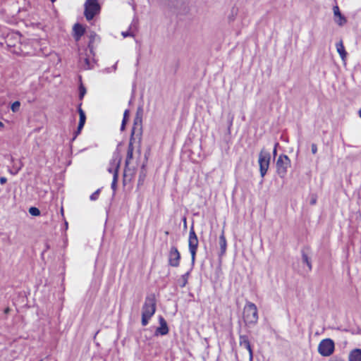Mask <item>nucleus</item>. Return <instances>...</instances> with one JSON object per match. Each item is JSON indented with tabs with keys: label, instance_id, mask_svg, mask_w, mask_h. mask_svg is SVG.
<instances>
[{
	"label": "nucleus",
	"instance_id": "e433bc0d",
	"mask_svg": "<svg viewBox=\"0 0 361 361\" xmlns=\"http://www.w3.org/2000/svg\"><path fill=\"white\" fill-rule=\"evenodd\" d=\"M188 11H189V7H188V4H185V5L184 6V8H183V11H180L179 13H180V14H186V13H188Z\"/></svg>",
	"mask_w": 361,
	"mask_h": 361
},
{
	"label": "nucleus",
	"instance_id": "9b49d317",
	"mask_svg": "<svg viewBox=\"0 0 361 361\" xmlns=\"http://www.w3.org/2000/svg\"><path fill=\"white\" fill-rule=\"evenodd\" d=\"M219 244L220 247V252L219 254V257L221 258L225 255L227 247V242L224 230L221 231V234L219 236Z\"/></svg>",
	"mask_w": 361,
	"mask_h": 361
},
{
	"label": "nucleus",
	"instance_id": "a19ab883",
	"mask_svg": "<svg viewBox=\"0 0 361 361\" xmlns=\"http://www.w3.org/2000/svg\"><path fill=\"white\" fill-rule=\"evenodd\" d=\"M279 145V143L278 142H276L275 145H274V150H273V155L275 157L277 154V147Z\"/></svg>",
	"mask_w": 361,
	"mask_h": 361
},
{
	"label": "nucleus",
	"instance_id": "4468645a",
	"mask_svg": "<svg viewBox=\"0 0 361 361\" xmlns=\"http://www.w3.org/2000/svg\"><path fill=\"white\" fill-rule=\"evenodd\" d=\"M94 60L90 61L89 56H80L79 63L81 67L85 70L92 69L93 68Z\"/></svg>",
	"mask_w": 361,
	"mask_h": 361
},
{
	"label": "nucleus",
	"instance_id": "4be33fe9",
	"mask_svg": "<svg viewBox=\"0 0 361 361\" xmlns=\"http://www.w3.org/2000/svg\"><path fill=\"white\" fill-rule=\"evenodd\" d=\"M81 106H82V103H80L78 106V112L79 114V117H80L78 123L85 126V123L86 121V115H85V111L82 109Z\"/></svg>",
	"mask_w": 361,
	"mask_h": 361
},
{
	"label": "nucleus",
	"instance_id": "79ce46f5",
	"mask_svg": "<svg viewBox=\"0 0 361 361\" xmlns=\"http://www.w3.org/2000/svg\"><path fill=\"white\" fill-rule=\"evenodd\" d=\"M7 182V178L6 177H1L0 178V183L1 185L5 184Z\"/></svg>",
	"mask_w": 361,
	"mask_h": 361
},
{
	"label": "nucleus",
	"instance_id": "aec40b11",
	"mask_svg": "<svg viewBox=\"0 0 361 361\" xmlns=\"http://www.w3.org/2000/svg\"><path fill=\"white\" fill-rule=\"evenodd\" d=\"M334 16H338L339 17V20L337 21V23L339 25H343V24H345L346 23V19L345 18L341 13L340 11H339V8L337 6H334Z\"/></svg>",
	"mask_w": 361,
	"mask_h": 361
},
{
	"label": "nucleus",
	"instance_id": "393cba45",
	"mask_svg": "<svg viewBox=\"0 0 361 361\" xmlns=\"http://www.w3.org/2000/svg\"><path fill=\"white\" fill-rule=\"evenodd\" d=\"M118 178V174H117V171H116L114 173L113 180H112V183L111 185V188L112 190L114 191V192H115V191L117 188Z\"/></svg>",
	"mask_w": 361,
	"mask_h": 361
},
{
	"label": "nucleus",
	"instance_id": "f3484780",
	"mask_svg": "<svg viewBox=\"0 0 361 361\" xmlns=\"http://www.w3.org/2000/svg\"><path fill=\"white\" fill-rule=\"evenodd\" d=\"M348 361H361V349L351 350L348 355Z\"/></svg>",
	"mask_w": 361,
	"mask_h": 361
},
{
	"label": "nucleus",
	"instance_id": "37998d69",
	"mask_svg": "<svg viewBox=\"0 0 361 361\" xmlns=\"http://www.w3.org/2000/svg\"><path fill=\"white\" fill-rule=\"evenodd\" d=\"M122 35L126 37H128V36H133L132 33L130 32H122Z\"/></svg>",
	"mask_w": 361,
	"mask_h": 361
},
{
	"label": "nucleus",
	"instance_id": "49530a36",
	"mask_svg": "<svg viewBox=\"0 0 361 361\" xmlns=\"http://www.w3.org/2000/svg\"><path fill=\"white\" fill-rule=\"evenodd\" d=\"M9 311H10V309H9L8 307H7L6 309H5L4 312H5L6 314H7V313H8V312H9Z\"/></svg>",
	"mask_w": 361,
	"mask_h": 361
},
{
	"label": "nucleus",
	"instance_id": "ddd939ff",
	"mask_svg": "<svg viewBox=\"0 0 361 361\" xmlns=\"http://www.w3.org/2000/svg\"><path fill=\"white\" fill-rule=\"evenodd\" d=\"M73 37L76 41L80 40L81 37L85 34V28L80 23H75L73 28Z\"/></svg>",
	"mask_w": 361,
	"mask_h": 361
},
{
	"label": "nucleus",
	"instance_id": "f03ea898",
	"mask_svg": "<svg viewBox=\"0 0 361 361\" xmlns=\"http://www.w3.org/2000/svg\"><path fill=\"white\" fill-rule=\"evenodd\" d=\"M84 16L87 20H92L101 11L98 0H86L84 4Z\"/></svg>",
	"mask_w": 361,
	"mask_h": 361
},
{
	"label": "nucleus",
	"instance_id": "f8f14e48",
	"mask_svg": "<svg viewBox=\"0 0 361 361\" xmlns=\"http://www.w3.org/2000/svg\"><path fill=\"white\" fill-rule=\"evenodd\" d=\"M121 157L118 152H114L112 157L111 160L110 161V166L114 167V173L117 171V174H118V170L120 168Z\"/></svg>",
	"mask_w": 361,
	"mask_h": 361
},
{
	"label": "nucleus",
	"instance_id": "864d4df0",
	"mask_svg": "<svg viewBox=\"0 0 361 361\" xmlns=\"http://www.w3.org/2000/svg\"><path fill=\"white\" fill-rule=\"evenodd\" d=\"M165 234L166 235H169V232L168 231H165Z\"/></svg>",
	"mask_w": 361,
	"mask_h": 361
},
{
	"label": "nucleus",
	"instance_id": "a18cd8bd",
	"mask_svg": "<svg viewBox=\"0 0 361 361\" xmlns=\"http://www.w3.org/2000/svg\"><path fill=\"white\" fill-rule=\"evenodd\" d=\"M114 167H111V166H109L108 168V171L111 173H113L114 174Z\"/></svg>",
	"mask_w": 361,
	"mask_h": 361
},
{
	"label": "nucleus",
	"instance_id": "0eeeda50",
	"mask_svg": "<svg viewBox=\"0 0 361 361\" xmlns=\"http://www.w3.org/2000/svg\"><path fill=\"white\" fill-rule=\"evenodd\" d=\"M335 349V344L332 339H323L318 345L319 353L324 357H329L333 354Z\"/></svg>",
	"mask_w": 361,
	"mask_h": 361
},
{
	"label": "nucleus",
	"instance_id": "423d86ee",
	"mask_svg": "<svg viewBox=\"0 0 361 361\" xmlns=\"http://www.w3.org/2000/svg\"><path fill=\"white\" fill-rule=\"evenodd\" d=\"M198 238L194 230L193 224L191 226L189 232L188 247L191 255V263L193 265L195 261V256L198 247Z\"/></svg>",
	"mask_w": 361,
	"mask_h": 361
},
{
	"label": "nucleus",
	"instance_id": "5701e85b",
	"mask_svg": "<svg viewBox=\"0 0 361 361\" xmlns=\"http://www.w3.org/2000/svg\"><path fill=\"white\" fill-rule=\"evenodd\" d=\"M135 135L139 136V138L140 139L141 135L137 134V130H135V129H132L130 141H129V144H128V150H131L132 152H133V150H134L133 141L135 140V138H134Z\"/></svg>",
	"mask_w": 361,
	"mask_h": 361
},
{
	"label": "nucleus",
	"instance_id": "8fccbe9b",
	"mask_svg": "<svg viewBox=\"0 0 361 361\" xmlns=\"http://www.w3.org/2000/svg\"><path fill=\"white\" fill-rule=\"evenodd\" d=\"M359 116L361 118V109L359 110Z\"/></svg>",
	"mask_w": 361,
	"mask_h": 361
},
{
	"label": "nucleus",
	"instance_id": "2f4dec72",
	"mask_svg": "<svg viewBox=\"0 0 361 361\" xmlns=\"http://www.w3.org/2000/svg\"><path fill=\"white\" fill-rule=\"evenodd\" d=\"M317 197L315 194H312L310 196V204L311 205H314L317 203Z\"/></svg>",
	"mask_w": 361,
	"mask_h": 361
},
{
	"label": "nucleus",
	"instance_id": "20e7f679",
	"mask_svg": "<svg viewBox=\"0 0 361 361\" xmlns=\"http://www.w3.org/2000/svg\"><path fill=\"white\" fill-rule=\"evenodd\" d=\"M271 160L270 152L264 148L262 149L259 154L258 163L259 166V173L263 178L267 173Z\"/></svg>",
	"mask_w": 361,
	"mask_h": 361
},
{
	"label": "nucleus",
	"instance_id": "dca6fc26",
	"mask_svg": "<svg viewBox=\"0 0 361 361\" xmlns=\"http://www.w3.org/2000/svg\"><path fill=\"white\" fill-rule=\"evenodd\" d=\"M308 250L309 247L303 248L301 250V255H302V263L306 264L308 267L309 271H311L312 269V262L310 257H308L307 253L305 250Z\"/></svg>",
	"mask_w": 361,
	"mask_h": 361
},
{
	"label": "nucleus",
	"instance_id": "9d476101",
	"mask_svg": "<svg viewBox=\"0 0 361 361\" xmlns=\"http://www.w3.org/2000/svg\"><path fill=\"white\" fill-rule=\"evenodd\" d=\"M239 344L241 347H244L249 352L250 361L253 360V351L249 341L248 336L246 335H240L239 336Z\"/></svg>",
	"mask_w": 361,
	"mask_h": 361
},
{
	"label": "nucleus",
	"instance_id": "ea45409f",
	"mask_svg": "<svg viewBox=\"0 0 361 361\" xmlns=\"http://www.w3.org/2000/svg\"><path fill=\"white\" fill-rule=\"evenodd\" d=\"M20 167H18V168L15 169V170H10L9 171H10V173H11V174H13V175H16V174H17V173H18V171H20Z\"/></svg>",
	"mask_w": 361,
	"mask_h": 361
},
{
	"label": "nucleus",
	"instance_id": "4c0bfd02",
	"mask_svg": "<svg viewBox=\"0 0 361 361\" xmlns=\"http://www.w3.org/2000/svg\"><path fill=\"white\" fill-rule=\"evenodd\" d=\"M329 361H345V360L342 357L335 356V357H333L332 358H331L329 360Z\"/></svg>",
	"mask_w": 361,
	"mask_h": 361
},
{
	"label": "nucleus",
	"instance_id": "1a4fd4ad",
	"mask_svg": "<svg viewBox=\"0 0 361 361\" xmlns=\"http://www.w3.org/2000/svg\"><path fill=\"white\" fill-rule=\"evenodd\" d=\"M142 116H143V108L142 106H140L137 109L136 115L134 118L133 126L132 129H135V130H137V134H142Z\"/></svg>",
	"mask_w": 361,
	"mask_h": 361
},
{
	"label": "nucleus",
	"instance_id": "603ef678",
	"mask_svg": "<svg viewBox=\"0 0 361 361\" xmlns=\"http://www.w3.org/2000/svg\"><path fill=\"white\" fill-rule=\"evenodd\" d=\"M65 226H66V228L68 227V222L67 221H65Z\"/></svg>",
	"mask_w": 361,
	"mask_h": 361
},
{
	"label": "nucleus",
	"instance_id": "7ed1b4c3",
	"mask_svg": "<svg viewBox=\"0 0 361 361\" xmlns=\"http://www.w3.org/2000/svg\"><path fill=\"white\" fill-rule=\"evenodd\" d=\"M290 159L286 154H280L276 163V173L281 178H284L288 169L290 166Z\"/></svg>",
	"mask_w": 361,
	"mask_h": 361
},
{
	"label": "nucleus",
	"instance_id": "5fc2aeb1",
	"mask_svg": "<svg viewBox=\"0 0 361 361\" xmlns=\"http://www.w3.org/2000/svg\"><path fill=\"white\" fill-rule=\"evenodd\" d=\"M56 0H51V2H54Z\"/></svg>",
	"mask_w": 361,
	"mask_h": 361
},
{
	"label": "nucleus",
	"instance_id": "412c9836",
	"mask_svg": "<svg viewBox=\"0 0 361 361\" xmlns=\"http://www.w3.org/2000/svg\"><path fill=\"white\" fill-rule=\"evenodd\" d=\"M169 333V327L167 324H161L159 327L157 328L154 335L155 336H165Z\"/></svg>",
	"mask_w": 361,
	"mask_h": 361
},
{
	"label": "nucleus",
	"instance_id": "72a5a7b5",
	"mask_svg": "<svg viewBox=\"0 0 361 361\" xmlns=\"http://www.w3.org/2000/svg\"><path fill=\"white\" fill-rule=\"evenodd\" d=\"M144 168H145V165L143 164L142 166V170H141L140 173L139 182L142 181L144 178L145 177V171H144Z\"/></svg>",
	"mask_w": 361,
	"mask_h": 361
},
{
	"label": "nucleus",
	"instance_id": "f704fd0d",
	"mask_svg": "<svg viewBox=\"0 0 361 361\" xmlns=\"http://www.w3.org/2000/svg\"><path fill=\"white\" fill-rule=\"evenodd\" d=\"M129 112L130 111L128 109L125 110L122 121H126V122L128 121V116H129Z\"/></svg>",
	"mask_w": 361,
	"mask_h": 361
},
{
	"label": "nucleus",
	"instance_id": "39448f33",
	"mask_svg": "<svg viewBox=\"0 0 361 361\" xmlns=\"http://www.w3.org/2000/svg\"><path fill=\"white\" fill-rule=\"evenodd\" d=\"M156 305L155 295L154 293L147 295L142 307V314L152 317L156 312Z\"/></svg>",
	"mask_w": 361,
	"mask_h": 361
},
{
	"label": "nucleus",
	"instance_id": "3c124183",
	"mask_svg": "<svg viewBox=\"0 0 361 361\" xmlns=\"http://www.w3.org/2000/svg\"><path fill=\"white\" fill-rule=\"evenodd\" d=\"M184 224H185V226H186V219L184 218Z\"/></svg>",
	"mask_w": 361,
	"mask_h": 361
},
{
	"label": "nucleus",
	"instance_id": "c756f323",
	"mask_svg": "<svg viewBox=\"0 0 361 361\" xmlns=\"http://www.w3.org/2000/svg\"><path fill=\"white\" fill-rule=\"evenodd\" d=\"M150 319H151L150 317L147 316V315H144V314H142V321H141L142 325L144 326H147L148 324L149 321Z\"/></svg>",
	"mask_w": 361,
	"mask_h": 361
},
{
	"label": "nucleus",
	"instance_id": "b1692460",
	"mask_svg": "<svg viewBox=\"0 0 361 361\" xmlns=\"http://www.w3.org/2000/svg\"><path fill=\"white\" fill-rule=\"evenodd\" d=\"M189 275H190V271H188L181 276L180 281H179V286L181 288L185 287L186 286V284L188 283Z\"/></svg>",
	"mask_w": 361,
	"mask_h": 361
},
{
	"label": "nucleus",
	"instance_id": "bb28decb",
	"mask_svg": "<svg viewBox=\"0 0 361 361\" xmlns=\"http://www.w3.org/2000/svg\"><path fill=\"white\" fill-rule=\"evenodd\" d=\"M83 127H84V125H81V124L78 123L76 130L74 131V135H73V138L71 139V141H74L76 139V137L80 134Z\"/></svg>",
	"mask_w": 361,
	"mask_h": 361
},
{
	"label": "nucleus",
	"instance_id": "2eb2a0df",
	"mask_svg": "<svg viewBox=\"0 0 361 361\" xmlns=\"http://www.w3.org/2000/svg\"><path fill=\"white\" fill-rule=\"evenodd\" d=\"M133 152H132L131 150L127 151V156H126V159L125 161V169H124V173H123V176L125 177L128 176V172H130L131 176L134 173V172L133 171L131 172V170L128 168L129 161L131 159H133Z\"/></svg>",
	"mask_w": 361,
	"mask_h": 361
},
{
	"label": "nucleus",
	"instance_id": "6e6552de",
	"mask_svg": "<svg viewBox=\"0 0 361 361\" xmlns=\"http://www.w3.org/2000/svg\"><path fill=\"white\" fill-rule=\"evenodd\" d=\"M180 254L176 246H171L168 254V263L172 267H178L180 265Z\"/></svg>",
	"mask_w": 361,
	"mask_h": 361
},
{
	"label": "nucleus",
	"instance_id": "c9c22d12",
	"mask_svg": "<svg viewBox=\"0 0 361 361\" xmlns=\"http://www.w3.org/2000/svg\"><path fill=\"white\" fill-rule=\"evenodd\" d=\"M311 151L312 154H315L317 152V146L316 144L313 143L311 145Z\"/></svg>",
	"mask_w": 361,
	"mask_h": 361
},
{
	"label": "nucleus",
	"instance_id": "a878e982",
	"mask_svg": "<svg viewBox=\"0 0 361 361\" xmlns=\"http://www.w3.org/2000/svg\"><path fill=\"white\" fill-rule=\"evenodd\" d=\"M86 92L87 91H86L85 87L81 82L80 86H79V95H78V97H79L80 100H82L83 99L84 96L86 94Z\"/></svg>",
	"mask_w": 361,
	"mask_h": 361
},
{
	"label": "nucleus",
	"instance_id": "6ab92c4d",
	"mask_svg": "<svg viewBox=\"0 0 361 361\" xmlns=\"http://www.w3.org/2000/svg\"><path fill=\"white\" fill-rule=\"evenodd\" d=\"M336 47L337 51L339 54L341 58L343 60H344L346 58V56H347V52H346V51L345 49V47L343 46V41L341 40L338 42H337L336 44Z\"/></svg>",
	"mask_w": 361,
	"mask_h": 361
},
{
	"label": "nucleus",
	"instance_id": "f257e3e1",
	"mask_svg": "<svg viewBox=\"0 0 361 361\" xmlns=\"http://www.w3.org/2000/svg\"><path fill=\"white\" fill-rule=\"evenodd\" d=\"M244 321L247 325L257 324L258 312L257 306L251 302H247L244 307Z\"/></svg>",
	"mask_w": 361,
	"mask_h": 361
},
{
	"label": "nucleus",
	"instance_id": "09e8293b",
	"mask_svg": "<svg viewBox=\"0 0 361 361\" xmlns=\"http://www.w3.org/2000/svg\"><path fill=\"white\" fill-rule=\"evenodd\" d=\"M61 214L62 216H63V207L61 208Z\"/></svg>",
	"mask_w": 361,
	"mask_h": 361
},
{
	"label": "nucleus",
	"instance_id": "de8ad7c7",
	"mask_svg": "<svg viewBox=\"0 0 361 361\" xmlns=\"http://www.w3.org/2000/svg\"><path fill=\"white\" fill-rule=\"evenodd\" d=\"M4 123L0 121V128H4Z\"/></svg>",
	"mask_w": 361,
	"mask_h": 361
},
{
	"label": "nucleus",
	"instance_id": "58836bf2",
	"mask_svg": "<svg viewBox=\"0 0 361 361\" xmlns=\"http://www.w3.org/2000/svg\"><path fill=\"white\" fill-rule=\"evenodd\" d=\"M159 322L160 325L167 324L166 320L164 319V318L162 316H159Z\"/></svg>",
	"mask_w": 361,
	"mask_h": 361
},
{
	"label": "nucleus",
	"instance_id": "cd10ccee",
	"mask_svg": "<svg viewBox=\"0 0 361 361\" xmlns=\"http://www.w3.org/2000/svg\"><path fill=\"white\" fill-rule=\"evenodd\" d=\"M29 213L34 216H38L40 215L39 209L35 207H31L29 209Z\"/></svg>",
	"mask_w": 361,
	"mask_h": 361
},
{
	"label": "nucleus",
	"instance_id": "7c9ffc66",
	"mask_svg": "<svg viewBox=\"0 0 361 361\" xmlns=\"http://www.w3.org/2000/svg\"><path fill=\"white\" fill-rule=\"evenodd\" d=\"M99 192H100V189L97 190L94 192H93L90 195V200H92V201H94V200H97L98 197H99Z\"/></svg>",
	"mask_w": 361,
	"mask_h": 361
},
{
	"label": "nucleus",
	"instance_id": "a211bd4d",
	"mask_svg": "<svg viewBox=\"0 0 361 361\" xmlns=\"http://www.w3.org/2000/svg\"><path fill=\"white\" fill-rule=\"evenodd\" d=\"M88 37H89V42H88L87 48H88L90 54L92 56H94V47L93 43L95 41V39L97 37V35L94 32H90Z\"/></svg>",
	"mask_w": 361,
	"mask_h": 361
},
{
	"label": "nucleus",
	"instance_id": "c85d7f7f",
	"mask_svg": "<svg viewBox=\"0 0 361 361\" xmlns=\"http://www.w3.org/2000/svg\"><path fill=\"white\" fill-rule=\"evenodd\" d=\"M20 102L18 101H16L11 104V109L13 112H18L20 109Z\"/></svg>",
	"mask_w": 361,
	"mask_h": 361
},
{
	"label": "nucleus",
	"instance_id": "473e14b6",
	"mask_svg": "<svg viewBox=\"0 0 361 361\" xmlns=\"http://www.w3.org/2000/svg\"><path fill=\"white\" fill-rule=\"evenodd\" d=\"M233 118H234L233 115H231L229 117L228 126V133H231V128L233 125Z\"/></svg>",
	"mask_w": 361,
	"mask_h": 361
},
{
	"label": "nucleus",
	"instance_id": "c03bdc74",
	"mask_svg": "<svg viewBox=\"0 0 361 361\" xmlns=\"http://www.w3.org/2000/svg\"><path fill=\"white\" fill-rule=\"evenodd\" d=\"M126 123H127V122L122 121L121 126V131H123L125 130Z\"/></svg>",
	"mask_w": 361,
	"mask_h": 361
}]
</instances>
